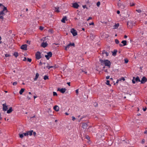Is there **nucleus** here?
Wrapping results in <instances>:
<instances>
[{"mask_svg": "<svg viewBox=\"0 0 147 147\" xmlns=\"http://www.w3.org/2000/svg\"><path fill=\"white\" fill-rule=\"evenodd\" d=\"M27 132H29V135L30 136H31L32 134L33 130H30V131H28Z\"/></svg>", "mask_w": 147, "mask_h": 147, "instance_id": "c85d7f7f", "label": "nucleus"}, {"mask_svg": "<svg viewBox=\"0 0 147 147\" xmlns=\"http://www.w3.org/2000/svg\"><path fill=\"white\" fill-rule=\"evenodd\" d=\"M23 134L24 135V136H28L29 135V132H27L25 133H23Z\"/></svg>", "mask_w": 147, "mask_h": 147, "instance_id": "7c9ffc66", "label": "nucleus"}, {"mask_svg": "<svg viewBox=\"0 0 147 147\" xmlns=\"http://www.w3.org/2000/svg\"><path fill=\"white\" fill-rule=\"evenodd\" d=\"M26 43L27 44H28L30 45V41H29V40H28L27 41Z\"/></svg>", "mask_w": 147, "mask_h": 147, "instance_id": "603ef678", "label": "nucleus"}, {"mask_svg": "<svg viewBox=\"0 0 147 147\" xmlns=\"http://www.w3.org/2000/svg\"><path fill=\"white\" fill-rule=\"evenodd\" d=\"M66 90V89L65 88H62L60 89L59 88H58L57 91H60L61 93H64Z\"/></svg>", "mask_w": 147, "mask_h": 147, "instance_id": "1a4fd4ad", "label": "nucleus"}, {"mask_svg": "<svg viewBox=\"0 0 147 147\" xmlns=\"http://www.w3.org/2000/svg\"><path fill=\"white\" fill-rule=\"evenodd\" d=\"M146 109H147V108H146V107H145V108H143V111H144L146 110Z\"/></svg>", "mask_w": 147, "mask_h": 147, "instance_id": "69168bd1", "label": "nucleus"}, {"mask_svg": "<svg viewBox=\"0 0 147 147\" xmlns=\"http://www.w3.org/2000/svg\"><path fill=\"white\" fill-rule=\"evenodd\" d=\"M110 78V76H107L106 77V79H109Z\"/></svg>", "mask_w": 147, "mask_h": 147, "instance_id": "774afa93", "label": "nucleus"}, {"mask_svg": "<svg viewBox=\"0 0 147 147\" xmlns=\"http://www.w3.org/2000/svg\"><path fill=\"white\" fill-rule=\"evenodd\" d=\"M72 7L76 9H78L79 6V5L76 2L74 3H72Z\"/></svg>", "mask_w": 147, "mask_h": 147, "instance_id": "9d476101", "label": "nucleus"}, {"mask_svg": "<svg viewBox=\"0 0 147 147\" xmlns=\"http://www.w3.org/2000/svg\"><path fill=\"white\" fill-rule=\"evenodd\" d=\"M5 13H6L5 12L3 11V10L0 11V15L3 16L5 14Z\"/></svg>", "mask_w": 147, "mask_h": 147, "instance_id": "4be33fe9", "label": "nucleus"}, {"mask_svg": "<svg viewBox=\"0 0 147 147\" xmlns=\"http://www.w3.org/2000/svg\"><path fill=\"white\" fill-rule=\"evenodd\" d=\"M81 70L82 72H84L85 74H86L87 73V71H84L83 69H81Z\"/></svg>", "mask_w": 147, "mask_h": 147, "instance_id": "49530a36", "label": "nucleus"}, {"mask_svg": "<svg viewBox=\"0 0 147 147\" xmlns=\"http://www.w3.org/2000/svg\"><path fill=\"white\" fill-rule=\"evenodd\" d=\"M49 64L48 63L46 64V65L45 66H44V68L45 69L46 68H48V69H49L51 68H54V66H49Z\"/></svg>", "mask_w": 147, "mask_h": 147, "instance_id": "9b49d317", "label": "nucleus"}, {"mask_svg": "<svg viewBox=\"0 0 147 147\" xmlns=\"http://www.w3.org/2000/svg\"><path fill=\"white\" fill-rule=\"evenodd\" d=\"M47 55L49 56V57H51L52 55V53L51 52H49L47 53Z\"/></svg>", "mask_w": 147, "mask_h": 147, "instance_id": "cd10ccee", "label": "nucleus"}, {"mask_svg": "<svg viewBox=\"0 0 147 147\" xmlns=\"http://www.w3.org/2000/svg\"><path fill=\"white\" fill-rule=\"evenodd\" d=\"M86 138L88 140H89L90 139L89 137L88 136H86Z\"/></svg>", "mask_w": 147, "mask_h": 147, "instance_id": "338daca9", "label": "nucleus"}, {"mask_svg": "<svg viewBox=\"0 0 147 147\" xmlns=\"http://www.w3.org/2000/svg\"><path fill=\"white\" fill-rule=\"evenodd\" d=\"M105 54H106V56H108L109 55V53L108 52H106Z\"/></svg>", "mask_w": 147, "mask_h": 147, "instance_id": "0e129e2a", "label": "nucleus"}, {"mask_svg": "<svg viewBox=\"0 0 147 147\" xmlns=\"http://www.w3.org/2000/svg\"><path fill=\"white\" fill-rule=\"evenodd\" d=\"M135 24L134 21L131 20H130L127 22V24L128 28H131L133 26L134 24Z\"/></svg>", "mask_w": 147, "mask_h": 147, "instance_id": "f03ea898", "label": "nucleus"}, {"mask_svg": "<svg viewBox=\"0 0 147 147\" xmlns=\"http://www.w3.org/2000/svg\"><path fill=\"white\" fill-rule=\"evenodd\" d=\"M36 58L37 59H39L41 58V53L39 51H37L35 54Z\"/></svg>", "mask_w": 147, "mask_h": 147, "instance_id": "20e7f679", "label": "nucleus"}, {"mask_svg": "<svg viewBox=\"0 0 147 147\" xmlns=\"http://www.w3.org/2000/svg\"><path fill=\"white\" fill-rule=\"evenodd\" d=\"M43 78L44 80H46L47 79H49V77L48 76L45 75L44 76Z\"/></svg>", "mask_w": 147, "mask_h": 147, "instance_id": "c756f323", "label": "nucleus"}, {"mask_svg": "<svg viewBox=\"0 0 147 147\" xmlns=\"http://www.w3.org/2000/svg\"><path fill=\"white\" fill-rule=\"evenodd\" d=\"M13 111V110L12 109V107H10L9 108V109L8 110H7V113L8 114L10 113Z\"/></svg>", "mask_w": 147, "mask_h": 147, "instance_id": "a211bd4d", "label": "nucleus"}, {"mask_svg": "<svg viewBox=\"0 0 147 147\" xmlns=\"http://www.w3.org/2000/svg\"><path fill=\"white\" fill-rule=\"evenodd\" d=\"M67 20V17L66 16H64L61 20V22L63 23H65V20Z\"/></svg>", "mask_w": 147, "mask_h": 147, "instance_id": "6ab92c4d", "label": "nucleus"}, {"mask_svg": "<svg viewBox=\"0 0 147 147\" xmlns=\"http://www.w3.org/2000/svg\"><path fill=\"white\" fill-rule=\"evenodd\" d=\"M118 5L119 7L122 9H124L125 8V6L122 4L121 3L118 4Z\"/></svg>", "mask_w": 147, "mask_h": 147, "instance_id": "dca6fc26", "label": "nucleus"}, {"mask_svg": "<svg viewBox=\"0 0 147 147\" xmlns=\"http://www.w3.org/2000/svg\"><path fill=\"white\" fill-rule=\"evenodd\" d=\"M3 111L5 112L7 111L8 109V106L7 105L6 103L3 104Z\"/></svg>", "mask_w": 147, "mask_h": 147, "instance_id": "39448f33", "label": "nucleus"}, {"mask_svg": "<svg viewBox=\"0 0 147 147\" xmlns=\"http://www.w3.org/2000/svg\"><path fill=\"white\" fill-rule=\"evenodd\" d=\"M119 24L118 23L117 24H115L113 26L114 28H118V26H119Z\"/></svg>", "mask_w": 147, "mask_h": 147, "instance_id": "5701e85b", "label": "nucleus"}, {"mask_svg": "<svg viewBox=\"0 0 147 147\" xmlns=\"http://www.w3.org/2000/svg\"><path fill=\"white\" fill-rule=\"evenodd\" d=\"M136 11L138 12V13H141V12L142 11H141V10L140 9H137L136 10Z\"/></svg>", "mask_w": 147, "mask_h": 147, "instance_id": "a18cd8bd", "label": "nucleus"}, {"mask_svg": "<svg viewBox=\"0 0 147 147\" xmlns=\"http://www.w3.org/2000/svg\"><path fill=\"white\" fill-rule=\"evenodd\" d=\"M21 49H22L26 51L27 50V45L26 44L22 45L21 47Z\"/></svg>", "mask_w": 147, "mask_h": 147, "instance_id": "f8f14e48", "label": "nucleus"}, {"mask_svg": "<svg viewBox=\"0 0 147 147\" xmlns=\"http://www.w3.org/2000/svg\"><path fill=\"white\" fill-rule=\"evenodd\" d=\"M17 84V82H13V86H15V85H16V84Z\"/></svg>", "mask_w": 147, "mask_h": 147, "instance_id": "79ce46f5", "label": "nucleus"}, {"mask_svg": "<svg viewBox=\"0 0 147 147\" xmlns=\"http://www.w3.org/2000/svg\"><path fill=\"white\" fill-rule=\"evenodd\" d=\"M27 60V58L26 57H24V59H23V61H26Z\"/></svg>", "mask_w": 147, "mask_h": 147, "instance_id": "680f3d73", "label": "nucleus"}, {"mask_svg": "<svg viewBox=\"0 0 147 147\" xmlns=\"http://www.w3.org/2000/svg\"><path fill=\"white\" fill-rule=\"evenodd\" d=\"M71 46H73L74 47H75V44L74 43H70L69 44H68L65 47V50H67V49H69V48Z\"/></svg>", "mask_w": 147, "mask_h": 147, "instance_id": "6e6552de", "label": "nucleus"}, {"mask_svg": "<svg viewBox=\"0 0 147 147\" xmlns=\"http://www.w3.org/2000/svg\"><path fill=\"white\" fill-rule=\"evenodd\" d=\"M123 80V81H125V79L123 77H121V78L120 80Z\"/></svg>", "mask_w": 147, "mask_h": 147, "instance_id": "3c124183", "label": "nucleus"}, {"mask_svg": "<svg viewBox=\"0 0 147 147\" xmlns=\"http://www.w3.org/2000/svg\"><path fill=\"white\" fill-rule=\"evenodd\" d=\"M124 61L125 63H127L128 62V60L127 59H125Z\"/></svg>", "mask_w": 147, "mask_h": 147, "instance_id": "58836bf2", "label": "nucleus"}, {"mask_svg": "<svg viewBox=\"0 0 147 147\" xmlns=\"http://www.w3.org/2000/svg\"><path fill=\"white\" fill-rule=\"evenodd\" d=\"M19 136L20 138H22L24 137V135L23 134H19Z\"/></svg>", "mask_w": 147, "mask_h": 147, "instance_id": "473e14b6", "label": "nucleus"}, {"mask_svg": "<svg viewBox=\"0 0 147 147\" xmlns=\"http://www.w3.org/2000/svg\"><path fill=\"white\" fill-rule=\"evenodd\" d=\"M53 96H57V93L55 92H53Z\"/></svg>", "mask_w": 147, "mask_h": 147, "instance_id": "4c0bfd02", "label": "nucleus"}, {"mask_svg": "<svg viewBox=\"0 0 147 147\" xmlns=\"http://www.w3.org/2000/svg\"><path fill=\"white\" fill-rule=\"evenodd\" d=\"M72 120L73 121H74L76 119L74 117H72Z\"/></svg>", "mask_w": 147, "mask_h": 147, "instance_id": "5fc2aeb1", "label": "nucleus"}, {"mask_svg": "<svg viewBox=\"0 0 147 147\" xmlns=\"http://www.w3.org/2000/svg\"><path fill=\"white\" fill-rule=\"evenodd\" d=\"M82 7L84 9H85V8H86L87 9H88V7H86V5H83Z\"/></svg>", "mask_w": 147, "mask_h": 147, "instance_id": "de8ad7c7", "label": "nucleus"}, {"mask_svg": "<svg viewBox=\"0 0 147 147\" xmlns=\"http://www.w3.org/2000/svg\"><path fill=\"white\" fill-rule=\"evenodd\" d=\"M5 57H7L10 56V55L9 54L7 53V54H5Z\"/></svg>", "mask_w": 147, "mask_h": 147, "instance_id": "c03bdc74", "label": "nucleus"}, {"mask_svg": "<svg viewBox=\"0 0 147 147\" xmlns=\"http://www.w3.org/2000/svg\"><path fill=\"white\" fill-rule=\"evenodd\" d=\"M100 5V1H99L97 3L96 5L98 7H99Z\"/></svg>", "mask_w": 147, "mask_h": 147, "instance_id": "e433bc0d", "label": "nucleus"}, {"mask_svg": "<svg viewBox=\"0 0 147 147\" xmlns=\"http://www.w3.org/2000/svg\"><path fill=\"white\" fill-rule=\"evenodd\" d=\"M43 64V63L41 61L40 62L39 65L41 66L42 64Z\"/></svg>", "mask_w": 147, "mask_h": 147, "instance_id": "6e6d98bb", "label": "nucleus"}, {"mask_svg": "<svg viewBox=\"0 0 147 147\" xmlns=\"http://www.w3.org/2000/svg\"><path fill=\"white\" fill-rule=\"evenodd\" d=\"M13 55L15 57H17L18 56V53L17 52H14Z\"/></svg>", "mask_w": 147, "mask_h": 147, "instance_id": "bb28decb", "label": "nucleus"}, {"mask_svg": "<svg viewBox=\"0 0 147 147\" xmlns=\"http://www.w3.org/2000/svg\"><path fill=\"white\" fill-rule=\"evenodd\" d=\"M27 98L28 100H30L31 99L30 97H29L28 96Z\"/></svg>", "mask_w": 147, "mask_h": 147, "instance_id": "052dcab7", "label": "nucleus"}, {"mask_svg": "<svg viewBox=\"0 0 147 147\" xmlns=\"http://www.w3.org/2000/svg\"><path fill=\"white\" fill-rule=\"evenodd\" d=\"M59 8L58 7H55V11L58 13L59 12Z\"/></svg>", "mask_w": 147, "mask_h": 147, "instance_id": "aec40b11", "label": "nucleus"}, {"mask_svg": "<svg viewBox=\"0 0 147 147\" xmlns=\"http://www.w3.org/2000/svg\"><path fill=\"white\" fill-rule=\"evenodd\" d=\"M27 60L28 61H29V62H31V61H32V59H30V58H27Z\"/></svg>", "mask_w": 147, "mask_h": 147, "instance_id": "a19ab883", "label": "nucleus"}, {"mask_svg": "<svg viewBox=\"0 0 147 147\" xmlns=\"http://www.w3.org/2000/svg\"><path fill=\"white\" fill-rule=\"evenodd\" d=\"M92 19V18L91 17H89V18L87 20V21H88L90 20H91Z\"/></svg>", "mask_w": 147, "mask_h": 147, "instance_id": "4d7b16f0", "label": "nucleus"}, {"mask_svg": "<svg viewBox=\"0 0 147 147\" xmlns=\"http://www.w3.org/2000/svg\"><path fill=\"white\" fill-rule=\"evenodd\" d=\"M106 52L105 51V50H103L102 51V54H104L105 53V52Z\"/></svg>", "mask_w": 147, "mask_h": 147, "instance_id": "bf43d9fd", "label": "nucleus"}, {"mask_svg": "<svg viewBox=\"0 0 147 147\" xmlns=\"http://www.w3.org/2000/svg\"><path fill=\"white\" fill-rule=\"evenodd\" d=\"M33 134L34 136H35L36 135V132H33Z\"/></svg>", "mask_w": 147, "mask_h": 147, "instance_id": "e2e57ef3", "label": "nucleus"}, {"mask_svg": "<svg viewBox=\"0 0 147 147\" xmlns=\"http://www.w3.org/2000/svg\"><path fill=\"white\" fill-rule=\"evenodd\" d=\"M76 94L78 95V90L77 89L76 90Z\"/></svg>", "mask_w": 147, "mask_h": 147, "instance_id": "09e8293b", "label": "nucleus"}, {"mask_svg": "<svg viewBox=\"0 0 147 147\" xmlns=\"http://www.w3.org/2000/svg\"><path fill=\"white\" fill-rule=\"evenodd\" d=\"M115 43L117 44H118L119 43V40L117 39H116L115 40Z\"/></svg>", "mask_w": 147, "mask_h": 147, "instance_id": "f704fd0d", "label": "nucleus"}, {"mask_svg": "<svg viewBox=\"0 0 147 147\" xmlns=\"http://www.w3.org/2000/svg\"><path fill=\"white\" fill-rule=\"evenodd\" d=\"M48 32H51V33H53V30H52V29H49V30Z\"/></svg>", "mask_w": 147, "mask_h": 147, "instance_id": "37998d69", "label": "nucleus"}, {"mask_svg": "<svg viewBox=\"0 0 147 147\" xmlns=\"http://www.w3.org/2000/svg\"><path fill=\"white\" fill-rule=\"evenodd\" d=\"M121 43L123 44V46L127 45V41L125 40H122L121 42Z\"/></svg>", "mask_w": 147, "mask_h": 147, "instance_id": "412c9836", "label": "nucleus"}, {"mask_svg": "<svg viewBox=\"0 0 147 147\" xmlns=\"http://www.w3.org/2000/svg\"><path fill=\"white\" fill-rule=\"evenodd\" d=\"M39 76V74L38 73H36V76L35 78L34 79V81H36L37 80V78H38Z\"/></svg>", "mask_w": 147, "mask_h": 147, "instance_id": "b1692460", "label": "nucleus"}, {"mask_svg": "<svg viewBox=\"0 0 147 147\" xmlns=\"http://www.w3.org/2000/svg\"><path fill=\"white\" fill-rule=\"evenodd\" d=\"M94 22H92L91 23H90L89 24V25H94Z\"/></svg>", "mask_w": 147, "mask_h": 147, "instance_id": "13d9d810", "label": "nucleus"}, {"mask_svg": "<svg viewBox=\"0 0 147 147\" xmlns=\"http://www.w3.org/2000/svg\"><path fill=\"white\" fill-rule=\"evenodd\" d=\"M99 61L102 65H105V66H108L109 68H110L111 63L108 60L106 59L103 60L102 59H100Z\"/></svg>", "mask_w": 147, "mask_h": 147, "instance_id": "f257e3e1", "label": "nucleus"}, {"mask_svg": "<svg viewBox=\"0 0 147 147\" xmlns=\"http://www.w3.org/2000/svg\"><path fill=\"white\" fill-rule=\"evenodd\" d=\"M117 52V51L116 50H114V51L113 52H112L113 53L112 55L113 56H115L116 55V53Z\"/></svg>", "mask_w": 147, "mask_h": 147, "instance_id": "393cba45", "label": "nucleus"}, {"mask_svg": "<svg viewBox=\"0 0 147 147\" xmlns=\"http://www.w3.org/2000/svg\"><path fill=\"white\" fill-rule=\"evenodd\" d=\"M145 140L144 139H143L142 141V144H144L145 142Z\"/></svg>", "mask_w": 147, "mask_h": 147, "instance_id": "8fccbe9b", "label": "nucleus"}, {"mask_svg": "<svg viewBox=\"0 0 147 147\" xmlns=\"http://www.w3.org/2000/svg\"><path fill=\"white\" fill-rule=\"evenodd\" d=\"M53 109L56 111H59V107L58 106L55 105Z\"/></svg>", "mask_w": 147, "mask_h": 147, "instance_id": "f3484780", "label": "nucleus"}, {"mask_svg": "<svg viewBox=\"0 0 147 147\" xmlns=\"http://www.w3.org/2000/svg\"><path fill=\"white\" fill-rule=\"evenodd\" d=\"M47 45L48 44L47 42H43L41 44V46L43 48H45L47 46Z\"/></svg>", "mask_w": 147, "mask_h": 147, "instance_id": "2eb2a0df", "label": "nucleus"}, {"mask_svg": "<svg viewBox=\"0 0 147 147\" xmlns=\"http://www.w3.org/2000/svg\"><path fill=\"white\" fill-rule=\"evenodd\" d=\"M71 32L72 33L74 36H75L77 35V31L74 28L71 29Z\"/></svg>", "mask_w": 147, "mask_h": 147, "instance_id": "423d86ee", "label": "nucleus"}, {"mask_svg": "<svg viewBox=\"0 0 147 147\" xmlns=\"http://www.w3.org/2000/svg\"><path fill=\"white\" fill-rule=\"evenodd\" d=\"M44 27L42 26H40L39 28V29L41 30H42L43 29Z\"/></svg>", "mask_w": 147, "mask_h": 147, "instance_id": "ea45409f", "label": "nucleus"}, {"mask_svg": "<svg viewBox=\"0 0 147 147\" xmlns=\"http://www.w3.org/2000/svg\"><path fill=\"white\" fill-rule=\"evenodd\" d=\"M25 90V89L24 88H22L19 92V93L20 94H22L24 92Z\"/></svg>", "mask_w": 147, "mask_h": 147, "instance_id": "a878e982", "label": "nucleus"}, {"mask_svg": "<svg viewBox=\"0 0 147 147\" xmlns=\"http://www.w3.org/2000/svg\"><path fill=\"white\" fill-rule=\"evenodd\" d=\"M129 4H130V5H129L131 7L134 6L135 5V4L134 3H130Z\"/></svg>", "mask_w": 147, "mask_h": 147, "instance_id": "c9c22d12", "label": "nucleus"}, {"mask_svg": "<svg viewBox=\"0 0 147 147\" xmlns=\"http://www.w3.org/2000/svg\"><path fill=\"white\" fill-rule=\"evenodd\" d=\"M147 81V78L145 76H143L140 81L141 83L142 84H144Z\"/></svg>", "mask_w": 147, "mask_h": 147, "instance_id": "0eeeda50", "label": "nucleus"}, {"mask_svg": "<svg viewBox=\"0 0 147 147\" xmlns=\"http://www.w3.org/2000/svg\"><path fill=\"white\" fill-rule=\"evenodd\" d=\"M140 79L138 76H137L135 78V77H134L132 80V82L133 84H134L136 83V82H140Z\"/></svg>", "mask_w": 147, "mask_h": 147, "instance_id": "7ed1b4c3", "label": "nucleus"}, {"mask_svg": "<svg viewBox=\"0 0 147 147\" xmlns=\"http://www.w3.org/2000/svg\"><path fill=\"white\" fill-rule=\"evenodd\" d=\"M1 6L3 7L2 10L3 11H4L5 12L7 13L8 11L7 7H6L4 6V5H3L2 4L0 3V7Z\"/></svg>", "mask_w": 147, "mask_h": 147, "instance_id": "ddd939ff", "label": "nucleus"}, {"mask_svg": "<svg viewBox=\"0 0 147 147\" xmlns=\"http://www.w3.org/2000/svg\"><path fill=\"white\" fill-rule=\"evenodd\" d=\"M88 127L87 124L86 123H83L82 124V127L84 129H86Z\"/></svg>", "mask_w": 147, "mask_h": 147, "instance_id": "4468645a", "label": "nucleus"}, {"mask_svg": "<svg viewBox=\"0 0 147 147\" xmlns=\"http://www.w3.org/2000/svg\"><path fill=\"white\" fill-rule=\"evenodd\" d=\"M94 105L95 107H97L98 106V104L96 102H95L94 103Z\"/></svg>", "mask_w": 147, "mask_h": 147, "instance_id": "864d4df0", "label": "nucleus"}, {"mask_svg": "<svg viewBox=\"0 0 147 147\" xmlns=\"http://www.w3.org/2000/svg\"><path fill=\"white\" fill-rule=\"evenodd\" d=\"M106 84L107 85H109L110 86H111V85L110 84V81L108 80L107 81Z\"/></svg>", "mask_w": 147, "mask_h": 147, "instance_id": "2f4dec72", "label": "nucleus"}, {"mask_svg": "<svg viewBox=\"0 0 147 147\" xmlns=\"http://www.w3.org/2000/svg\"><path fill=\"white\" fill-rule=\"evenodd\" d=\"M45 57H46V58H47V59L49 60L50 57H49V56L48 55H45Z\"/></svg>", "mask_w": 147, "mask_h": 147, "instance_id": "72a5a7b5", "label": "nucleus"}]
</instances>
